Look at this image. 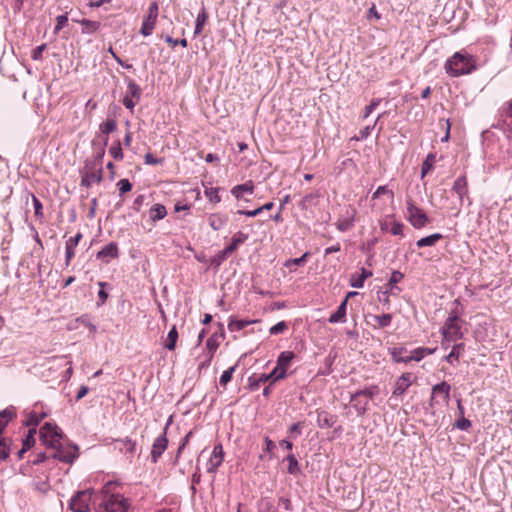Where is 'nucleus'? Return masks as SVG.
Instances as JSON below:
<instances>
[{
    "mask_svg": "<svg viewBox=\"0 0 512 512\" xmlns=\"http://www.w3.org/2000/svg\"><path fill=\"white\" fill-rule=\"evenodd\" d=\"M444 69L450 77L468 75L477 69L476 59L467 51L460 50L446 60Z\"/></svg>",
    "mask_w": 512,
    "mask_h": 512,
    "instance_id": "nucleus-1",
    "label": "nucleus"
},
{
    "mask_svg": "<svg viewBox=\"0 0 512 512\" xmlns=\"http://www.w3.org/2000/svg\"><path fill=\"white\" fill-rule=\"evenodd\" d=\"M379 393V387L377 385H371L351 394L350 403L356 410L358 416H363L367 412L369 400L373 399Z\"/></svg>",
    "mask_w": 512,
    "mask_h": 512,
    "instance_id": "nucleus-2",
    "label": "nucleus"
},
{
    "mask_svg": "<svg viewBox=\"0 0 512 512\" xmlns=\"http://www.w3.org/2000/svg\"><path fill=\"white\" fill-rule=\"evenodd\" d=\"M248 239V234L241 231L237 232L223 250L219 251L214 257L211 258V265L218 268L238 247Z\"/></svg>",
    "mask_w": 512,
    "mask_h": 512,
    "instance_id": "nucleus-3",
    "label": "nucleus"
},
{
    "mask_svg": "<svg viewBox=\"0 0 512 512\" xmlns=\"http://www.w3.org/2000/svg\"><path fill=\"white\" fill-rule=\"evenodd\" d=\"M40 440L47 448H57L63 437L59 427L51 422H46L39 431Z\"/></svg>",
    "mask_w": 512,
    "mask_h": 512,
    "instance_id": "nucleus-4",
    "label": "nucleus"
},
{
    "mask_svg": "<svg viewBox=\"0 0 512 512\" xmlns=\"http://www.w3.org/2000/svg\"><path fill=\"white\" fill-rule=\"evenodd\" d=\"M459 316L452 312L442 327L443 342L449 344L451 341H457L463 338L461 326L458 324ZM444 345V343H442Z\"/></svg>",
    "mask_w": 512,
    "mask_h": 512,
    "instance_id": "nucleus-5",
    "label": "nucleus"
},
{
    "mask_svg": "<svg viewBox=\"0 0 512 512\" xmlns=\"http://www.w3.org/2000/svg\"><path fill=\"white\" fill-rule=\"evenodd\" d=\"M407 213L409 222L416 229L425 227L429 222L427 214L423 209L417 207L412 200L407 201Z\"/></svg>",
    "mask_w": 512,
    "mask_h": 512,
    "instance_id": "nucleus-6",
    "label": "nucleus"
},
{
    "mask_svg": "<svg viewBox=\"0 0 512 512\" xmlns=\"http://www.w3.org/2000/svg\"><path fill=\"white\" fill-rule=\"evenodd\" d=\"M172 423V416L169 417L163 432L154 440L151 449V461L157 463L168 446L167 430Z\"/></svg>",
    "mask_w": 512,
    "mask_h": 512,
    "instance_id": "nucleus-7",
    "label": "nucleus"
},
{
    "mask_svg": "<svg viewBox=\"0 0 512 512\" xmlns=\"http://www.w3.org/2000/svg\"><path fill=\"white\" fill-rule=\"evenodd\" d=\"M92 492L89 489L77 491L69 501V508L73 512H89V502Z\"/></svg>",
    "mask_w": 512,
    "mask_h": 512,
    "instance_id": "nucleus-8",
    "label": "nucleus"
},
{
    "mask_svg": "<svg viewBox=\"0 0 512 512\" xmlns=\"http://www.w3.org/2000/svg\"><path fill=\"white\" fill-rule=\"evenodd\" d=\"M158 11H159L158 3L156 1L152 2L149 5L147 15L143 19L142 26L140 29V33L144 37H148L152 34V32L155 28L156 22H157Z\"/></svg>",
    "mask_w": 512,
    "mask_h": 512,
    "instance_id": "nucleus-9",
    "label": "nucleus"
},
{
    "mask_svg": "<svg viewBox=\"0 0 512 512\" xmlns=\"http://www.w3.org/2000/svg\"><path fill=\"white\" fill-rule=\"evenodd\" d=\"M53 449L54 452L50 455V457L63 463H72L78 457L76 446H74L73 449H65L62 447L60 442L57 445V448Z\"/></svg>",
    "mask_w": 512,
    "mask_h": 512,
    "instance_id": "nucleus-10",
    "label": "nucleus"
},
{
    "mask_svg": "<svg viewBox=\"0 0 512 512\" xmlns=\"http://www.w3.org/2000/svg\"><path fill=\"white\" fill-rule=\"evenodd\" d=\"M452 191L458 196L459 207L464 204L465 199L468 200V204H471V200L468 196V182L466 176H459L453 183Z\"/></svg>",
    "mask_w": 512,
    "mask_h": 512,
    "instance_id": "nucleus-11",
    "label": "nucleus"
},
{
    "mask_svg": "<svg viewBox=\"0 0 512 512\" xmlns=\"http://www.w3.org/2000/svg\"><path fill=\"white\" fill-rule=\"evenodd\" d=\"M295 358V353L292 351H283L277 358V364L275 370L279 372L278 378H285L287 376V369Z\"/></svg>",
    "mask_w": 512,
    "mask_h": 512,
    "instance_id": "nucleus-12",
    "label": "nucleus"
},
{
    "mask_svg": "<svg viewBox=\"0 0 512 512\" xmlns=\"http://www.w3.org/2000/svg\"><path fill=\"white\" fill-rule=\"evenodd\" d=\"M224 459V451L222 445L219 443L214 446L212 454L208 462L207 471L209 473H215L218 467L222 464Z\"/></svg>",
    "mask_w": 512,
    "mask_h": 512,
    "instance_id": "nucleus-13",
    "label": "nucleus"
},
{
    "mask_svg": "<svg viewBox=\"0 0 512 512\" xmlns=\"http://www.w3.org/2000/svg\"><path fill=\"white\" fill-rule=\"evenodd\" d=\"M279 372L275 370V368L268 374H261L258 377L251 376L249 378V387L251 390H256L260 387L262 383L267 381H272V383L281 380L282 378H278Z\"/></svg>",
    "mask_w": 512,
    "mask_h": 512,
    "instance_id": "nucleus-14",
    "label": "nucleus"
},
{
    "mask_svg": "<svg viewBox=\"0 0 512 512\" xmlns=\"http://www.w3.org/2000/svg\"><path fill=\"white\" fill-rule=\"evenodd\" d=\"M450 389H451L450 385L445 381L435 384L432 387V396L430 399V406L433 407L436 403H438L436 400V396L439 394H442L444 402L448 403V401L450 399Z\"/></svg>",
    "mask_w": 512,
    "mask_h": 512,
    "instance_id": "nucleus-15",
    "label": "nucleus"
},
{
    "mask_svg": "<svg viewBox=\"0 0 512 512\" xmlns=\"http://www.w3.org/2000/svg\"><path fill=\"white\" fill-rule=\"evenodd\" d=\"M118 256L119 249L116 242L108 243L97 253V259H100L105 263H109L110 260L118 258Z\"/></svg>",
    "mask_w": 512,
    "mask_h": 512,
    "instance_id": "nucleus-16",
    "label": "nucleus"
},
{
    "mask_svg": "<svg viewBox=\"0 0 512 512\" xmlns=\"http://www.w3.org/2000/svg\"><path fill=\"white\" fill-rule=\"evenodd\" d=\"M82 239V234L78 232L74 237H70L65 245V265L69 266L71 260L75 256V249L79 241Z\"/></svg>",
    "mask_w": 512,
    "mask_h": 512,
    "instance_id": "nucleus-17",
    "label": "nucleus"
},
{
    "mask_svg": "<svg viewBox=\"0 0 512 512\" xmlns=\"http://www.w3.org/2000/svg\"><path fill=\"white\" fill-rule=\"evenodd\" d=\"M317 425L321 428H331L337 422V415L331 414L325 410H317Z\"/></svg>",
    "mask_w": 512,
    "mask_h": 512,
    "instance_id": "nucleus-18",
    "label": "nucleus"
},
{
    "mask_svg": "<svg viewBox=\"0 0 512 512\" xmlns=\"http://www.w3.org/2000/svg\"><path fill=\"white\" fill-rule=\"evenodd\" d=\"M412 374L411 373H403L395 382V388L393 390L394 396H400L403 395L407 389L411 386Z\"/></svg>",
    "mask_w": 512,
    "mask_h": 512,
    "instance_id": "nucleus-19",
    "label": "nucleus"
},
{
    "mask_svg": "<svg viewBox=\"0 0 512 512\" xmlns=\"http://www.w3.org/2000/svg\"><path fill=\"white\" fill-rule=\"evenodd\" d=\"M254 193V183L249 180L243 184L234 186L231 189V194L238 200L244 199L245 194L252 195Z\"/></svg>",
    "mask_w": 512,
    "mask_h": 512,
    "instance_id": "nucleus-20",
    "label": "nucleus"
},
{
    "mask_svg": "<svg viewBox=\"0 0 512 512\" xmlns=\"http://www.w3.org/2000/svg\"><path fill=\"white\" fill-rule=\"evenodd\" d=\"M103 180L102 168L95 171L86 172L81 180V186L89 188L93 183H100Z\"/></svg>",
    "mask_w": 512,
    "mask_h": 512,
    "instance_id": "nucleus-21",
    "label": "nucleus"
},
{
    "mask_svg": "<svg viewBox=\"0 0 512 512\" xmlns=\"http://www.w3.org/2000/svg\"><path fill=\"white\" fill-rule=\"evenodd\" d=\"M347 305V298H344L337 310L330 315L328 322L331 324L344 323L346 321Z\"/></svg>",
    "mask_w": 512,
    "mask_h": 512,
    "instance_id": "nucleus-22",
    "label": "nucleus"
},
{
    "mask_svg": "<svg viewBox=\"0 0 512 512\" xmlns=\"http://www.w3.org/2000/svg\"><path fill=\"white\" fill-rule=\"evenodd\" d=\"M404 278V274L398 270H394L391 273V276L388 280V282L384 285L385 290H388L393 295H397L401 289L396 286L397 283H399Z\"/></svg>",
    "mask_w": 512,
    "mask_h": 512,
    "instance_id": "nucleus-23",
    "label": "nucleus"
},
{
    "mask_svg": "<svg viewBox=\"0 0 512 512\" xmlns=\"http://www.w3.org/2000/svg\"><path fill=\"white\" fill-rule=\"evenodd\" d=\"M373 275L371 270H367L366 268H361L360 274H352L350 276V286L353 288H362L364 286V282L367 278H370Z\"/></svg>",
    "mask_w": 512,
    "mask_h": 512,
    "instance_id": "nucleus-24",
    "label": "nucleus"
},
{
    "mask_svg": "<svg viewBox=\"0 0 512 512\" xmlns=\"http://www.w3.org/2000/svg\"><path fill=\"white\" fill-rule=\"evenodd\" d=\"M228 222V216L223 213H213L208 217L209 226L214 231H219L226 226Z\"/></svg>",
    "mask_w": 512,
    "mask_h": 512,
    "instance_id": "nucleus-25",
    "label": "nucleus"
},
{
    "mask_svg": "<svg viewBox=\"0 0 512 512\" xmlns=\"http://www.w3.org/2000/svg\"><path fill=\"white\" fill-rule=\"evenodd\" d=\"M284 461L288 462V474L293 476H298L302 474L301 466L293 453H289L284 459Z\"/></svg>",
    "mask_w": 512,
    "mask_h": 512,
    "instance_id": "nucleus-26",
    "label": "nucleus"
},
{
    "mask_svg": "<svg viewBox=\"0 0 512 512\" xmlns=\"http://www.w3.org/2000/svg\"><path fill=\"white\" fill-rule=\"evenodd\" d=\"M167 215L166 207L162 204H154L149 210V217L152 222H157Z\"/></svg>",
    "mask_w": 512,
    "mask_h": 512,
    "instance_id": "nucleus-27",
    "label": "nucleus"
},
{
    "mask_svg": "<svg viewBox=\"0 0 512 512\" xmlns=\"http://www.w3.org/2000/svg\"><path fill=\"white\" fill-rule=\"evenodd\" d=\"M501 117L504 126L512 129V99L503 104L501 108Z\"/></svg>",
    "mask_w": 512,
    "mask_h": 512,
    "instance_id": "nucleus-28",
    "label": "nucleus"
},
{
    "mask_svg": "<svg viewBox=\"0 0 512 512\" xmlns=\"http://www.w3.org/2000/svg\"><path fill=\"white\" fill-rule=\"evenodd\" d=\"M255 320H246V319H235L233 317H230L229 323H228V329L231 332H237L241 331L244 328H246L248 325L255 323Z\"/></svg>",
    "mask_w": 512,
    "mask_h": 512,
    "instance_id": "nucleus-29",
    "label": "nucleus"
},
{
    "mask_svg": "<svg viewBox=\"0 0 512 512\" xmlns=\"http://www.w3.org/2000/svg\"><path fill=\"white\" fill-rule=\"evenodd\" d=\"M442 238H443L442 234L434 233V234H431V235H428L426 237L419 239L416 242V245L418 248L434 246Z\"/></svg>",
    "mask_w": 512,
    "mask_h": 512,
    "instance_id": "nucleus-30",
    "label": "nucleus"
},
{
    "mask_svg": "<svg viewBox=\"0 0 512 512\" xmlns=\"http://www.w3.org/2000/svg\"><path fill=\"white\" fill-rule=\"evenodd\" d=\"M504 134L508 142L507 148L505 150L504 159L507 165H509V167L512 168V129L505 127Z\"/></svg>",
    "mask_w": 512,
    "mask_h": 512,
    "instance_id": "nucleus-31",
    "label": "nucleus"
},
{
    "mask_svg": "<svg viewBox=\"0 0 512 512\" xmlns=\"http://www.w3.org/2000/svg\"><path fill=\"white\" fill-rule=\"evenodd\" d=\"M119 444V449L126 454L133 455L136 452V443L131 438L126 437L124 439L116 440Z\"/></svg>",
    "mask_w": 512,
    "mask_h": 512,
    "instance_id": "nucleus-32",
    "label": "nucleus"
},
{
    "mask_svg": "<svg viewBox=\"0 0 512 512\" xmlns=\"http://www.w3.org/2000/svg\"><path fill=\"white\" fill-rule=\"evenodd\" d=\"M178 340V331L176 326H173L167 334L166 340L164 342V347L169 351H173L176 348V343Z\"/></svg>",
    "mask_w": 512,
    "mask_h": 512,
    "instance_id": "nucleus-33",
    "label": "nucleus"
},
{
    "mask_svg": "<svg viewBox=\"0 0 512 512\" xmlns=\"http://www.w3.org/2000/svg\"><path fill=\"white\" fill-rule=\"evenodd\" d=\"M389 353L395 362H398V363H408L409 362V360H406L407 356H404V354L407 353V349L405 347L390 348Z\"/></svg>",
    "mask_w": 512,
    "mask_h": 512,
    "instance_id": "nucleus-34",
    "label": "nucleus"
},
{
    "mask_svg": "<svg viewBox=\"0 0 512 512\" xmlns=\"http://www.w3.org/2000/svg\"><path fill=\"white\" fill-rule=\"evenodd\" d=\"M48 416L46 412H42L40 414L36 412H30L28 415L27 420L25 421V425L27 427H34L36 428L39 423Z\"/></svg>",
    "mask_w": 512,
    "mask_h": 512,
    "instance_id": "nucleus-35",
    "label": "nucleus"
},
{
    "mask_svg": "<svg viewBox=\"0 0 512 512\" xmlns=\"http://www.w3.org/2000/svg\"><path fill=\"white\" fill-rule=\"evenodd\" d=\"M464 348H465L464 343L455 344L452 347V350L450 351V353L445 356V358H444L445 361L452 364L454 360H458L459 357L461 356L462 352L464 351Z\"/></svg>",
    "mask_w": 512,
    "mask_h": 512,
    "instance_id": "nucleus-36",
    "label": "nucleus"
},
{
    "mask_svg": "<svg viewBox=\"0 0 512 512\" xmlns=\"http://www.w3.org/2000/svg\"><path fill=\"white\" fill-rule=\"evenodd\" d=\"M79 23L83 26L82 33L83 34H91L96 32L100 28V22L92 21L89 19H82Z\"/></svg>",
    "mask_w": 512,
    "mask_h": 512,
    "instance_id": "nucleus-37",
    "label": "nucleus"
},
{
    "mask_svg": "<svg viewBox=\"0 0 512 512\" xmlns=\"http://www.w3.org/2000/svg\"><path fill=\"white\" fill-rule=\"evenodd\" d=\"M435 164V155L433 153H429L421 166V177H424L428 174L434 167Z\"/></svg>",
    "mask_w": 512,
    "mask_h": 512,
    "instance_id": "nucleus-38",
    "label": "nucleus"
},
{
    "mask_svg": "<svg viewBox=\"0 0 512 512\" xmlns=\"http://www.w3.org/2000/svg\"><path fill=\"white\" fill-rule=\"evenodd\" d=\"M208 14L205 10V8L202 9V11L197 15L196 21H195V28H194V34L198 35L202 32L203 26L205 22L207 21Z\"/></svg>",
    "mask_w": 512,
    "mask_h": 512,
    "instance_id": "nucleus-39",
    "label": "nucleus"
},
{
    "mask_svg": "<svg viewBox=\"0 0 512 512\" xmlns=\"http://www.w3.org/2000/svg\"><path fill=\"white\" fill-rule=\"evenodd\" d=\"M373 319L377 323V326L379 328H385L390 326L392 321V315L389 313H385L382 315H374Z\"/></svg>",
    "mask_w": 512,
    "mask_h": 512,
    "instance_id": "nucleus-40",
    "label": "nucleus"
},
{
    "mask_svg": "<svg viewBox=\"0 0 512 512\" xmlns=\"http://www.w3.org/2000/svg\"><path fill=\"white\" fill-rule=\"evenodd\" d=\"M384 114H385V113L380 114V115L377 117V119H376V121L374 122V124H373V125H371V126H370V125H368V126H365L364 128H362V129L360 130V132H359V137H355V139H356L357 141L367 139V138H368V136L371 134V131H372V130L375 128V126L377 125V123H378L379 119H380Z\"/></svg>",
    "mask_w": 512,
    "mask_h": 512,
    "instance_id": "nucleus-41",
    "label": "nucleus"
},
{
    "mask_svg": "<svg viewBox=\"0 0 512 512\" xmlns=\"http://www.w3.org/2000/svg\"><path fill=\"white\" fill-rule=\"evenodd\" d=\"M220 188H209L204 191L205 197L209 200V202L217 204L221 201V197L219 196Z\"/></svg>",
    "mask_w": 512,
    "mask_h": 512,
    "instance_id": "nucleus-42",
    "label": "nucleus"
},
{
    "mask_svg": "<svg viewBox=\"0 0 512 512\" xmlns=\"http://www.w3.org/2000/svg\"><path fill=\"white\" fill-rule=\"evenodd\" d=\"M117 128V123L114 119H107L104 123L100 125V131L103 134H110L114 132Z\"/></svg>",
    "mask_w": 512,
    "mask_h": 512,
    "instance_id": "nucleus-43",
    "label": "nucleus"
},
{
    "mask_svg": "<svg viewBox=\"0 0 512 512\" xmlns=\"http://www.w3.org/2000/svg\"><path fill=\"white\" fill-rule=\"evenodd\" d=\"M128 92L131 95V97L136 98L137 100H140L141 97V88L136 82L132 79L128 81Z\"/></svg>",
    "mask_w": 512,
    "mask_h": 512,
    "instance_id": "nucleus-44",
    "label": "nucleus"
},
{
    "mask_svg": "<svg viewBox=\"0 0 512 512\" xmlns=\"http://www.w3.org/2000/svg\"><path fill=\"white\" fill-rule=\"evenodd\" d=\"M36 428L29 427L26 437L23 439V446L30 449L35 444Z\"/></svg>",
    "mask_w": 512,
    "mask_h": 512,
    "instance_id": "nucleus-45",
    "label": "nucleus"
},
{
    "mask_svg": "<svg viewBox=\"0 0 512 512\" xmlns=\"http://www.w3.org/2000/svg\"><path fill=\"white\" fill-rule=\"evenodd\" d=\"M381 99L380 98H374L371 100L370 104L367 105L362 114V119H366L369 117V115L380 105Z\"/></svg>",
    "mask_w": 512,
    "mask_h": 512,
    "instance_id": "nucleus-46",
    "label": "nucleus"
},
{
    "mask_svg": "<svg viewBox=\"0 0 512 512\" xmlns=\"http://www.w3.org/2000/svg\"><path fill=\"white\" fill-rule=\"evenodd\" d=\"M236 368H237V364H235L234 366L230 367L229 369L223 371L222 375L220 376V380H219L221 385L225 386L231 381L233 372L236 370Z\"/></svg>",
    "mask_w": 512,
    "mask_h": 512,
    "instance_id": "nucleus-47",
    "label": "nucleus"
},
{
    "mask_svg": "<svg viewBox=\"0 0 512 512\" xmlns=\"http://www.w3.org/2000/svg\"><path fill=\"white\" fill-rule=\"evenodd\" d=\"M302 422L293 423L288 429V435L290 438H297L302 433Z\"/></svg>",
    "mask_w": 512,
    "mask_h": 512,
    "instance_id": "nucleus-48",
    "label": "nucleus"
},
{
    "mask_svg": "<svg viewBox=\"0 0 512 512\" xmlns=\"http://www.w3.org/2000/svg\"><path fill=\"white\" fill-rule=\"evenodd\" d=\"M404 224L402 222L393 220L391 221V228L389 232L394 236H403Z\"/></svg>",
    "mask_w": 512,
    "mask_h": 512,
    "instance_id": "nucleus-49",
    "label": "nucleus"
},
{
    "mask_svg": "<svg viewBox=\"0 0 512 512\" xmlns=\"http://www.w3.org/2000/svg\"><path fill=\"white\" fill-rule=\"evenodd\" d=\"M287 329H288V324L285 321H280V322L276 323L275 325H273L269 329V333L271 335H277V334L283 333Z\"/></svg>",
    "mask_w": 512,
    "mask_h": 512,
    "instance_id": "nucleus-50",
    "label": "nucleus"
},
{
    "mask_svg": "<svg viewBox=\"0 0 512 512\" xmlns=\"http://www.w3.org/2000/svg\"><path fill=\"white\" fill-rule=\"evenodd\" d=\"M109 153L115 160L123 159V152L119 141L110 147Z\"/></svg>",
    "mask_w": 512,
    "mask_h": 512,
    "instance_id": "nucleus-51",
    "label": "nucleus"
},
{
    "mask_svg": "<svg viewBox=\"0 0 512 512\" xmlns=\"http://www.w3.org/2000/svg\"><path fill=\"white\" fill-rule=\"evenodd\" d=\"M309 256V253L308 252H305L301 257L299 258H293V259H289L286 263H285V266L286 267H290L291 265H295V266H303L306 261H307V258Z\"/></svg>",
    "mask_w": 512,
    "mask_h": 512,
    "instance_id": "nucleus-52",
    "label": "nucleus"
},
{
    "mask_svg": "<svg viewBox=\"0 0 512 512\" xmlns=\"http://www.w3.org/2000/svg\"><path fill=\"white\" fill-rule=\"evenodd\" d=\"M260 512H279L278 508L274 505L270 499H264L261 502Z\"/></svg>",
    "mask_w": 512,
    "mask_h": 512,
    "instance_id": "nucleus-53",
    "label": "nucleus"
},
{
    "mask_svg": "<svg viewBox=\"0 0 512 512\" xmlns=\"http://www.w3.org/2000/svg\"><path fill=\"white\" fill-rule=\"evenodd\" d=\"M472 426V423L469 419H466L464 416H461L456 422L454 423V427L462 430L467 431Z\"/></svg>",
    "mask_w": 512,
    "mask_h": 512,
    "instance_id": "nucleus-54",
    "label": "nucleus"
},
{
    "mask_svg": "<svg viewBox=\"0 0 512 512\" xmlns=\"http://www.w3.org/2000/svg\"><path fill=\"white\" fill-rule=\"evenodd\" d=\"M425 357V350L423 348H416L411 352L409 356L406 357V360L411 361H420Z\"/></svg>",
    "mask_w": 512,
    "mask_h": 512,
    "instance_id": "nucleus-55",
    "label": "nucleus"
},
{
    "mask_svg": "<svg viewBox=\"0 0 512 512\" xmlns=\"http://www.w3.org/2000/svg\"><path fill=\"white\" fill-rule=\"evenodd\" d=\"M120 196L132 190V184L128 179H120L117 183Z\"/></svg>",
    "mask_w": 512,
    "mask_h": 512,
    "instance_id": "nucleus-56",
    "label": "nucleus"
},
{
    "mask_svg": "<svg viewBox=\"0 0 512 512\" xmlns=\"http://www.w3.org/2000/svg\"><path fill=\"white\" fill-rule=\"evenodd\" d=\"M68 16L67 13L57 16L56 26L54 28V34H58L59 31L67 24Z\"/></svg>",
    "mask_w": 512,
    "mask_h": 512,
    "instance_id": "nucleus-57",
    "label": "nucleus"
},
{
    "mask_svg": "<svg viewBox=\"0 0 512 512\" xmlns=\"http://www.w3.org/2000/svg\"><path fill=\"white\" fill-rule=\"evenodd\" d=\"M32 202H33V207H34V214L37 218H42L43 217V205L41 203V201L35 196V195H32Z\"/></svg>",
    "mask_w": 512,
    "mask_h": 512,
    "instance_id": "nucleus-58",
    "label": "nucleus"
},
{
    "mask_svg": "<svg viewBox=\"0 0 512 512\" xmlns=\"http://www.w3.org/2000/svg\"><path fill=\"white\" fill-rule=\"evenodd\" d=\"M393 220H394L393 215H388L383 220H380V222H379L380 230L382 232H389V230L391 228V221H393Z\"/></svg>",
    "mask_w": 512,
    "mask_h": 512,
    "instance_id": "nucleus-59",
    "label": "nucleus"
},
{
    "mask_svg": "<svg viewBox=\"0 0 512 512\" xmlns=\"http://www.w3.org/2000/svg\"><path fill=\"white\" fill-rule=\"evenodd\" d=\"M46 47H47L46 44H41V45L37 46L35 49H33L32 54H31V58L34 61L42 60V53L46 49Z\"/></svg>",
    "mask_w": 512,
    "mask_h": 512,
    "instance_id": "nucleus-60",
    "label": "nucleus"
},
{
    "mask_svg": "<svg viewBox=\"0 0 512 512\" xmlns=\"http://www.w3.org/2000/svg\"><path fill=\"white\" fill-rule=\"evenodd\" d=\"M10 449L7 446L5 439H0V462L8 458Z\"/></svg>",
    "mask_w": 512,
    "mask_h": 512,
    "instance_id": "nucleus-61",
    "label": "nucleus"
},
{
    "mask_svg": "<svg viewBox=\"0 0 512 512\" xmlns=\"http://www.w3.org/2000/svg\"><path fill=\"white\" fill-rule=\"evenodd\" d=\"M219 343L214 339L213 336L207 339L206 347L208 349V354L212 353V357L214 356L215 351L217 350Z\"/></svg>",
    "mask_w": 512,
    "mask_h": 512,
    "instance_id": "nucleus-62",
    "label": "nucleus"
},
{
    "mask_svg": "<svg viewBox=\"0 0 512 512\" xmlns=\"http://www.w3.org/2000/svg\"><path fill=\"white\" fill-rule=\"evenodd\" d=\"M144 158H145V164H147V165H157V164L163 163V161H164L163 158H156L151 153H147Z\"/></svg>",
    "mask_w": 512,
    "mask_h": 512,
    "instance_id": "nucleus-63",
    "label": "nucleus"
},
{
    "mask_svg": "<svg viewBox=\"0 0 512 512\" xmlns=\"http://www.w3.org/2000/svg\"><path fill=\"white\" fill-rule=\"evenodd\" d=\"M98 285L101 287V289L99 290L98 292V298H99V305H103L107 298H108V293L104 291L103 287L106 285L105 282H98Z\"/></svg>",
    "mask_w": 512,
    "mask_h": 512,
    "instance_id": "nucleus-64",
    "label": "nucleus"
}]
</instances>
